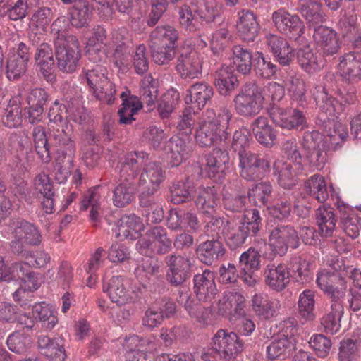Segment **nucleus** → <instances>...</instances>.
<instances>
[{
    "label": "nucleus",
    "instance_id": "obj_56",
    "mask_svg": "<svg viewBox=\"0 0 361 361\" xmlns=\"http://www.w3.org/2000/svg\"><path fill=\"white\" fill-rule=\"evenodd\" d=\"M272 192V185L269 182H261L255 185L247 192V197L256 205H265Z\"/></svg>",
    "mask_w": 361,
    "mask_h": 361
},
{
    "label": "nucleus",
    "instance_id": "obj_35",
    "mask_svg": "<svg viewBox=\"0 0 361 361\" xmlns=\"http://www.w3.org/2000/svg\"><path fill=\"white\" fill-rule=\"evenodd\" d=\"M32 136L35 151L39 159L43 163L49 164L52 157L45 128L42 126H36L32 130Z\"/></svg>",
    "mask_w": 361,
    "mask_h": 361
},
{
    "label": "nucleus",
    "instance_id": "obj_61",
    "mask_svg": "<svg viewBox=\"0 0 361 361\" xmlns=\"http://www.w3.org/2000/svg\"><path fill=\"white\" fill-rule=\"evenodd\" d=\"M254 70L259 77L269 79L274 76L279 68L271 61L269 58L264 57L262 54H259L254 65Z\"/></svg>",
    "mask_w": 361,
    "mask_h": 361
},
{
    "label": "nucleus",
    "instance_id": "obj_21",
    "mask_svg": "<svg viewBox=\"0 0 361 361\" xmlns=\"http://www.w3.org/2000/svg\"><path fill=\"white\" fill-rule=\"evenodd\" d=\"M103 291L108 294L111 302L118 305H123L133 301L132 293L126 288L124 279L121 276H113L108 282H104Z\"/></svg>",
    "mask_w": 361,
    "mask_h": 361
},
{
    "label": "nucleus",
    "instance_id": "obj_1",
    "mask_svg": "<svg viewBox=\"0 0 361 361\" xmlns=\"http://www.w3.org/2000/svg\"><path fill=\"white\" fill-rule=\"evenodd\" d=\"M147 155L143 152H130L119 162L118 184L113 190V203L117 207H124L133 199V192L137 188L136 178L140 165Z\"/></svg>",
    "mask_w": 361,
    "mask_h": 361
},
{
    "label": "nucleus",
    "instance_id": "obj_28",
    "mask_svg": "<svg viewBox=\"0 0 361 361\" xmlns=\"http://www.w3.org/2000/svg\"><path fill=\"white\" fill-rule=\"evenodd\" d=\"M196 252L202 263L212 265L225 255L226 248L220 239L212 238L200 243Z\"/></svg>",
    "mask_w": 361,
    "mask_h": 361
},
{
    "label": "nucleus",
    "instance_id": "obj_8",
    "mask_svg": "<svg viewBox=\"0 0 361 361\" xmlns=\"http://www.w3.org/2000/svg\"><path fill=\"white\" fill-rule=\"evenodd\" d=\"M316 104L319 109L326 115V118H324L325 122L326 120L329 125H332L335 130L334 133H329V136L331 138L332 145H338L343 143L348 137V133L344 130L340 123H336L334 120L329 119V116H334L336 112L337 100L329 95L325 87H317V92L314 93Z\"/></svg>",
    "mask_w": 361,
    "mask_h": 361
},
{
    "label": "nucleus",
    "instance_id": "obj_54",
    "mask_svg": "<svg viewBox=\"0 0 361 361\" xmlns=\"http://www.w3.org/2000/svg\"><path fill=\"white\" fill-rule=\"evenodd\" d=\"M106 39V31L104 27L97 26L94 28L92 35L88 41L89 47L87 51V54L93 62L97 63L102 61V57L99 54V49L95 46L102 44Z\"/></svg>",
    "mask_w": 361,
    "mask_h": 361
},
{
    "label": "nucleus",
    "instance_id": "obj_63",
    "mask_svg": "<svg viewBox=\"0 0 361 361\" xmlns=\"http://www.w3.org/2000/svg\"><path fill=\"white\" fill-rule=\"evenodd\" d=\"M27 63L9 56L6 61V75L10 81L20 79L27 71Z\"/></svg>",
    "mask_w": 361,
    "mask_h": 361
},
{
    "label": "nucleus",
    "instance_id": "obj_5",
    "mask_svg": "<svg viewBox=\"0 0 361 361\" xmlns=\"http://www.w3.org/2000/svg\"><path fill=\"white\" fill-rule=\"evenodd\" d=\"M172 243L166 229L161 226H155L140 237L136 249L140 254L147 257L164 255L171 250Z\"/></svg>",
    "mask_w": 361,
    "mask_h": 361
},
{
    "label": "nucleus",
    "instance_id": "obj_13",
    "mask_svg": "<svg viewBox=\"0 0 361 361\" xmlns=\"http://www.w3.org/2000/svg\"><path fill=\"white\" fill-rule=\"evenodd\" d=\"M168 267L166 279L174 286L182 285L191 275L190 260L180 255L170 254L164 259Z\"/></svg>",
    "mask_w": 361,
    "mask_h": 361
},
{
    "label": "nucleus",
    "instance_id": "obj_42",
    "mask_svg": "<svg viewBox=\"0 0 361 361\" xmlns=\"http://www.w3.org/2000/svg\"><path fill=\"white\" fill-rule=\"evenodd\" d=\"M197 192L195 204L202 212H209V210H213L217 205L219 198L214 186L199 187Z\"/></svg>",
    "mask_w": 361,
    "mask_h": 361
},
{
    "label": "nucleus",
    "instance_id": "obj_6",
    "mask_svg": "<svg viewBox=\"0 0 361 361\" xmlns=\"http://www.w3.org/2000/svg\"><path fill=\"white\" fill-rule=\"evenodd\" d=\"M262 89L256 83L248 82L241 87L233 99L236 113L243 117H253L263 108Z\"/></svg>",
    "mask_w": 361,
    "mask_h": 361
},
{
    "label": "nucleus",
    "instance_id": "obj_59",
    "mask_svg": "<svg viewBox=\"0 0 361 361\" xmlns=\"http://www.w3.org/2000/svg\"><path fill=\"white\" fill-rule=\"evenodd\" d=\"M6 343L9 350L18 354L25 353L32 345L31 338L20 332L11 334Z\"/></svg>",
    "mask_w": 361,
    "mask_h": 361
},
{
    "label": "nucleus",
    "instance_id": "obj_57",
    "mask_svg": "<svg viewBox=\"0 0 361 361\" xmlns=\"http://www.w3.org/2000/svg\"><path fill=\"white\" fill-rule=\"evenodd\" d=\"M196 1L198 4L196 13L202 21L211 23L219 16L220 9L216 0H196Z\"/></svg>",
    "mask_w": 361,
    "mask_h": 361
},
{
    "label": "nucleus",
    "instance_id": "obj_20",
    "mask_svg": "<svg viewBox=\"0 0 361 361\" xmlns=\"http://www.w3.org/2000/svg\"><path fill=\"white\" fill-rule=\"evenodd\" d=\"M194 292L199 301L209 302L217 293L214 273L208 269L194 276Z\"/></svg>",
    "mask_w": 361,
    "mask_h": 361
},
{
    "label": "nucleus",
    "instance_id": "obj_26",
    "mask_svg": "<svg viewBox=\"0 0 361 361\" xmlns=\"http://www.w3.org/2000/svg\"><path fill=\"white\" fill-rule=\"evenodd\" d=\"M290 273L285 264H269L264 269L265 283L272 290L282 291L289 283Z\"/></svg>",
    "mask_w": 361,
    "mask_h": 361
},
{
    "label": "nucleus",
    "instance_id": "obj_40",
    "mask_svg": "<svg viewBox=\"0 0 361 361\" xmlns=\"http://www.w3.org/2000/svg\"><path fill=\"white\" fill-rule=\"evenodd\" d=\"M338 208L341 212L339 226L347 235L356 238L361 227L360 218L345 206L343 208L338 206Z\"/></svg>",
    "mask_w": 361,
    "mask_h": 361
},
{
    "label": "nucleus",
    "instance_id": "obj_64",
    "mask_svg": "<svg viewBox=\"0 0 361 361\" xmlns=\"http://www.w3.org/2000/svg\"><path fill=\"white\" fill-rule=\"evenodd\" d=\"M73 158L71 160L65 155H56L54 170L56 180L60 183H64L70 176V168L73 166Z\"/></svg>",
    "mask_w": 361,
    "mask_h": 361
},
{
    "label": "nucleus",
    "instance_id": "obj_36",
    "mask_svg": "<svg viewBox=\"0 0 361 361\" xmlns=\"http://www.w3.org/2000/svg\"><path fill=\"white\" fill-rule=\"evenodd\" d=\"M315 218L322 235L331 236L337 222L334 208L328 205L320 206L316 211Z\"/></svg>",
    "mask_w": 361,
    "mask_h": 361
},
{
    "label": "nucleus",
    "instance_id": "obj_44",
    "mask_svg": "<svg viewBox=\"0 0 361 361\" xmlns=\"http://www.w3.org/2000/svg\"><path fill=\"white\" fill-rule=\"evenodd\" d=\"M304 190L307 194L314 197L318 202H324L329 197V192L323 176L314 174L304 184Z\"/></svg>",
    "mask_w": 361,
    "mask_h": 361
},
{
    "label": "nucleus",
    "instance_id": "obj_24",
    "mask_svg": "<svg viewBox=\"0 0 361 361\" xmlns=\"http://www.w3.org/2000/svg\"><path fill=\"white\" fill-rule=\"evenodd\" d=\"M186 92L185 103L191 104L193 113L204 108L214 94L213 87L203 82L191 85Z\"/></svg>",
    "mask_w": 361,
    "mask_h": 361
},
{
    "label": "nucleus",
    "instance_id": "obj_22",
    "mask_svg": "<svg viewBox=\"0 0 361 361\" xmlns=\"http://www.w3.org/2000/svg\"><path fill=\"white\" fill-rule=\"evenodd\" d=\"M237 29L240 37L246 42H253L257 37L259 24L257 16L249 9H242L238 12Z\"/></svg>",
    "mask_w": 361,
    "mask_h": 361
},
{
    "label": "nucleus",
    "instance_id": "obj_7",
    "mask_svg": "<svg viewBox=\"0 0 361 361\" xmlns=\"http://www.w3.org/2000/svg\"><path fill=\"white\" fill-rule=\"evenodd\" d=\"M147 157L140 165V171L136 178L137 188L142 194L154 195L166 178V171L157 161H149V154L143 152Z\"/></svg>",
    "mask_w": 361,
    "mask_h": 361
},
{
    "label": "nucleus",
    "instance_id": "obj_30",
    "mask_svg": "<svg viewBox=\"0 0 361 361\" xmlns=\"http://www.w3.org/2000/svg\"><path fill=\"white\" fill-rule=\"evenodd\" d=\"M229 160V155L226 151L214 149L207 157L203 170L209 178H216L219 174L224 172Z\"/></svg>",
    "mask_w": 361,
    "mask_h": 361
},
{
    "label": "nucleus",
    "instance_id": "obj_11",
    "mask_svg": "<svg viewBox=\"0 0 361 361\" xmlns=\"http://www.w3.org/2000/svg\"><path fill=\"white\" fill-rule=\"evenodd\" d=\"M271 20L280 33L295 41L302 40L301 36L304 34L305 27L298 15L291 14L281 8L273 12Z\"/></svg>",
    "mask_w": 361,
    "mask_h": 361
},
{
    "label": "nucleus",
    "instance_id": "obj_25",
    "mask_svg": "<svg viewBox=\"0 0 361 361\" xmlns=\"http://www.w3.org/2000/svg\"><path fill=\"white\" fill-rule=\"evenodd\" d=\"M64 343L65 341L61 337L51 338L42 334L37 338L41 354L54 361H64L66 358Z\"/></svg>",
    "mask_w": 361,
    "mask_h": 361
},
{
    "label": "nucleus",
    "instance_id": "obj_38",
    "mask_svg": "<svg viewBox=\"0 0 361 361\" xmlns=\"http://www.w3.org/2000/svg\"><path fill=\"white\" fill-rule=\"evenodd\" d=\"M293 192H284L279 197L278 202L269 208V215L277 221L288 218L292 210V203L295 201Z\"/></svg>",
    "mask_w": 361,
    "mask_h": 361
},
{
    "label": "nucleus",
    "instance_id": "obj_39",
    "mask_svg": "<svg viewBox=\"0 0 361 361\" xmlns=\"http://www.w3.org/2000/svg\"><path fill=\"white\" fill-rule=\"evenodd\" d=\"M143 228V224L139 217L134 214L122 216L117 225L116 236L118 238H133L135 234Z\"/></svg>",
    "mask_w": 361,
    "mask_h": 361
},
{
    "label": "nucleus",
    "instance_id": "obj_53",
    "mask_svg": "<svg viewBox=\"0 0 361 361\" xmlns=\"http://www.w3.org/2000/svg\"><path fill=\"white\" fill-rule=\"evenodd\" d=\"M262 220L258 209L255 208L249 209L244 211L243 216L239 224L243 226L251 236H255L261 230Z\"/></svg>",
    "mask_w": 361,
    "mask_h": 361
},
{
    "label": "nucleus",
    "instance_id": "obj_32",
    "mask_svg": "<svg viewBox=\"0 0 361 361\" xmlns=\"http://www.w3.org/2000/svg\"><path fill=\"white\" fill-rule=\"evenodd\" d=\"M293 348L292 338L285 335H281L267 346V357L269 360H285L290 355Z\"/></svg>",
    "mask_w": 361,
    "mask_h": 361
},
{
    "label": "nucleus",
    "instance_id": "obj_29",
    "mask_svg": "<svg viewBox=\"0 0 361 361\" xmlns=\"http://www.w3.org/2000/svg\"><path fill=\"white\" fill-rule=\"evenodd\" d=\"M192 145L190 136H174L169 140L167 147L171 154L173 166H178L188 158L192 152Z\"/></svg>",
    "mask_w": 361,
    "mask_h": 361
},
{
    "label": "nucleus",
    "instance_id": "obj_15",
    "mask_svg": "<svg viewBox=\"0 0 361 361\" xmlns=\"http://www.w3.org/2000/svg\"><path fill=\"white\" fill-rule=\"evenodd\" d=\"M212 341L228 361L243 350V343L239 336L233 331L219 329L214 335Z\"/></svg>",
    "mask_w": 361,
    "mask_h": 361
},
{
    "label": "nucleus",
    "instance_id": "obj_34",
    "mask_svg": "<svg viewBox=\"0 0 361 361\" xmlns=\"http://www.w3.org/2000/svg\"><path fill=\"white\" fill-rule=\"evenodd\" d=\"M256 140L262 145L271 147L276 142V134L266 117H257L252 125Z\"/></svg>",
    "mask_w": 361,
    "mask_h": 361
},
{
    "label": "nucleus",
    "instance_id": "obj_46",
    "mask_svg": "<svg viewBox=\"0 0 361 361\" xmlns=\"http://www.w3.org/2000/svg\"><path fill=\"white\" fill-rule=\"evenodd\" d=\"M74 3L75 4L71 14V23L76 27H82L90 20L92 13V8L86 0H77Z\"/></svg>",
    "mask_w": 361,
    "mask_h": 361
},
{
    "label": "nucleus",
    "instance_id": "obj_33",
    "mask_svg": "<svg viewBox=\"0 0 361 361\" xmlns=\"http://www.w3.org/2000/svg\"><path fill=\"white\" fill-rule=\"evenodd\" d=\"M179 37L178 31L170 25L157 26L150 34L152 44L175 49Z\"/></svg>",
    "mask_w": 361,
    "mask_h": 361
},
{
    "label": "nucleus",
    "instance_id": "obj_16",
    "mask_svg": "<svg viewBox=\"0 0 361 361\" xmlns=\"http://www.w3.org/2000/svg\"><path fill=\"white\" fill-rule=\"evenodd\" d=\"M49 135L54 145L59 147L56 155H65L69 160L75 157V144L72 138V131L68 129V124L51 126Z\"/></svg>",
    "mask_w": 361,
    "mask_h": 361
},
{
    "label": "nucleus",
    "instance_id": "obj_23",
    "mask_svg": "<svg viewBox=\"0 0 361 361\" xmlns=\"http://www.w3.org/2000/svg\"><path fill=\"white\" fill-rule=\"evenodd\" d=\"M246 300L237 291H225L218 302V310L222 315H243Z\"/></svg>",
    "mask_w": 361,
    "mask_h": 361
},
{
    "label": "nucleus",
    "instance_id": "obj_58",
    "mask_svg": "<svg viewBox=\"0 0 361 361\" xmlns=\"http://www.w3.org/2000/svg\"><path fill=\"white\" fill-rule=\"evenodd\" d=\"M291 99L296 102L299 106H303L306 101V87L302 79L291 76L286 83Z\"/></svg>",
    "mask_w": 361,
    "mask_h": 361
},
{
    "label": "nucleus",
    "instance_id": "obj_17",
    "mask_svg": "<svg viewBox=\"0 0 361 361\" xmlns=\"http://www.w3.org/2000/svg\"><path fill=\"white\" fill-rule=\"evenodd\" d=\"M250 302L252 312L261 320L272 319L279 314L280 301L266 293L255 294Z\"/></svg>",
    "mask_w": 361,
    "mask_h": 361
},
{
    "label": "nucleus",
    "instance_id": "obj_14",
    "mask_svg": "<svg viewBox=\"0 0 361 361\" xmlns=\"http://www.w3.org/2000/svg\"><path fill=\"white\" fill-rule=\"evenodd\" d=\"M269 114L277 126L288 130L302 127L306 123L303 112L297 109H284L274 105L269 107Z\"/></svg>",
    "mask_w": 361,
    "mask_h": 361
},
{
    "label": "nucleus",
    "instance_id": "obj_62",
    "mask_svg": "<svg viewBox=\"0 0 361 361\" xmlns=\"http://www.w3.org/2000/svg\"><path fill=\"white\" fill-rule=\"evenodd\" d=\"M84 78L86 80L88 86L93 90L99 88L101 85L109 79L107 71L104 67L96 65L93 68L85 71Z\"/></svg>",
    "mask_w": 361,
    "mask_h": 361
},
{
    "label": "nucleus",
    "instance_id": "obj_2",
    "mask_svg": "<svg viewBox=\"0 0 361 361\" xmlns=\"http://www.w3.org/2000/svg\"><path fill=\"white\" fill-rule=\"evenodd\" d=\"M231 118V111L226 107L221 108L217 115L212 109L207 110L205 118L196 130L197 143L204 147L216 145L221 141H228L230 133L227 132V128Z\"/></svg>",
    "mask_w": 361,
    "mask_h": 361
},
{
    "label": "nucleus",
    "instance_id": "obj_31",
    "mask_svg": "<svg viewBox=\"0 0 361 361\" xmlns=\"http://www.w3.org/2000/svg\"><path fill=\"white\" fill-rule=\"evenodd\" d=\"M13 225V236L20 238L26 245L35 246L41 243V233L35 225L25 220H17Z\"/></svg>",
    "mask_w": 361,
    "mask_h": 361
},
{
    "label": "nucleus",
    "instance_id": "obj_10",
    "mask_svg": "<svg viewBox=\"0 0 361 361\" xmlns=\"http://www.w3.org/2000/svg\"><path fill=\"white\" fill-rule=\"evenodd\" d=\"M55 56L59 70L63 73L71 74L76 71L81 58L80 44L76 37H71L68 43L59 42L54 46Z\"/></svg>",
    "mask_w": 361,
    "mask_h": 361
},
{
    "label": "nucleus",
    "instance_id": "obj_55",
    "mask_svg": "<svg viewBox=\"0 0 361 361\" xmlns=\"http://www.w3.org/2000/svg\"><path fill=\"white\" fill-rule=\"evenodd\" d=\"M100 5L98 10L103 12L106 16H110L113 13V6L122 13L129 15L133 6V0H95Z\"/></svg>",
    "mask_w": 361,
    "mask_h": 361
},
{
    "label": "nucleus",
    "instance_id": "obj_45",
    "mask_svg": "<svg viewBox=\"0 0 361 361\" xmlns=\"http://www.w3.org/2000/svg\"><path fill=\"white\" fill-rule=\"evenodd\" d=\"M314 292L310 289L302 291L298 302V313L305 322L313 321L316 316L314 314Z\"/></svg>",
    "mask_w": 361,
    "mask_h": 361
},
{
    "label": "nucleus",
    "instance_id": "obj_51",
    "mask_svg": "<svg viewBox=\"0 0 361 361\" xmlns=\"http://www.w3.org/2000/svg\"><path fill=\"white\" fill-rule=\"evenodd\" d=\"M160 267L158 259L151 256L141 260L135 269V274L140 281H146L159 272Z\"/></svg>",
    "mask_w": 361,
    "mask_h": 361
},
{
    "label": "nucleus",
    "instance_id": "obj_4",
    "mask_svg": "<svg viewBox=\"0 0 361 361\" xmlns=\"http://www.w3.org/2000/svg\"><path fill=\"white\" fill-rule=\"evenodd\" d=\"M267 231L271 250L280 256L286 254L289 247L297 249L300 245L298 233L291 224L271 220L267 224Z\"/></svg>",
    "mask_w": 361,
    "mask_h": 361
},
{
    "label": "nucleus",
    "instance_id": "obj_47",
    "mask_svg": "<svg viewBox=\"0 0 361 361\" xmlns=\"http://www.w3.org/2000/svg\"><path fill=\"white\" fill-rule=\"evenodd\" d=\"M233 63L235 70L243 75L250 73L252 68L251 52L240 45H235L232 49Z\"/></svg>",
    "mask_w": 361,
    "mask_h": 361
},
{
    "label": "nucleus",
    "instance_id": "obj_43",
    "mask_svg": "<svg viewBox=\"0 0 361 361\" xmlns=\"http://www.w3.org/2000/svg\"><path fill=\"white\" fill-rule=\"evenodd\" d=\"M273 168L274 175L277 176L278 183L282 188L290 190L296 185L297 180L289 163L283 159H277Z\"/></svg>",
    "mask_w": 361,
    "mask_h": 361
},
{
    "label": "nucleus",
    "instance_id": "obj_37",
    "mask_svg": "<svg viewBox=\"0 0 361 361\" xmlns=\"http://www.w3.org/2000/svg\"><path fill=\"white\" fill-rule=\"evenodd\" d=\"M214 85L220 94L227 96L238 85V80L232 70L222 66L215 73Z\"/></svg>",
    "mask_w": 361,
    "mask_h": 361
},
{
    "label": "nucleus",
    "instance_id": "obj_18",
    "mask_svg": "<svg viewBox=\"0 0 361 361\" xmlns=\"http://www.w3.org/2000/svg\"><path fill=\"white\" fill-rule=\"evenodd\" d=\"M338 72L343 80L357 82L361 80V54L350 51L339 58Z\"/></svg>",
    "mask_w": 361,
    "mask_h": 361
},
{
    "label": "nucleus",
    "instance_id": "obj_3",
    "mask_svg": "<svg viewBox=\"0 0 361 361\" xmlns=\"http://www.w3.org/2000/svg\"><path fill=\"white\" fill-rule=\"evenodd\" d=\"M158 95L157 82L152 75L145 76L140 82V99L131 96L128 90L121 94L123 100L121 108L118 111L121 124H131L135 120L134 115L142 109V103L147 106V111L153 109Z\"/></svg>",
    "mask_w": 361,
    "mask_h": 361
},
{
    "label": "nucleus",
    "instance_id": "obj_49",
    "mask_svg": "<svg viewBox=\"0 0 361 361\" xmlns=\"http://www.w3.org/2000/svg\"><path fill=\"white\" fill-rule=\"evenodd\" d=\"M32 314L35 319L39 320L42 326L47 329H52L58 322V318L54 311L47 305L35 303L32 306Z\"/></svg>",
    "mask_w": 361,
    "mask_h": 361
},
{
    "label": "nucleus",
    "instance_id": "obj_48",
    "mask_svg": "<svg viewBox=\"0 0 361 361\" xmlns=\"http://www.w3.org/2000/svg\"><path fill=\"white\" fill-rule=\"evenodd\" d=\"M297 58L301 68L307 73H314L320 71L322 68L318 62L317 54L314 53L310 47L299 49L297 52Z\"/></svg>",
    "mask_w": 361,
    "mask_h": 361
},
{
    "label": "nucleus",
    "instance_id": "obj_9",
    "mask_svg": "<svg viewBox=\"0 0 361 361\" xmlns=\"http://www.w3.org/2000/svg\"><path fill=\"white\" fill-rule=\"evenodd\" d=\"M240 174L247 180L263 178L270 171L271 161L266 156L261 157L250 151L243 150L238 152Z\"/></svg>",
    "mask_w": 361,
    "mask_h": 361
},
{
    "label": "nucleus",
    "instance_id": "obj_19",
    "mask_svg": "<svg viewBox=\"0 0 361 361\" xmlns=\"http://www.w3.org/2000/svg\"><path fill=\"white\" fill-rule=\"evenodd\" d=\"M314 29V39L321 48L323 56H331L336 54L341 49V42L336 32L332 28L322 25Z\"/></svg>",
    "mask_w": 361,
    "mask_h": 361
},
{
    "label": "nucleus",
    "instance_id": "obj_27",
    "mask_svg": "<svg viewBox=\"0 0 361 361\" xmlns=\"http://www.w3.org/2000/svg\"><path fill=\"white\" fill-rule=\"evenodd\" d=\"M166 226L171 231H181L189 228L191 231H196L200 224L195 214L173 209L169 212Z\"/></svg>",
    "mask_w": 361,
    "mask_h": 361
},
{
    "label": "nucleus",
    "instance_id": "obj_41",
    "mask_svg": "<svg viewBox=\"0 0 361 361\" xmlns=\"http://www.w3.org/2000/svg\"><path fill=\"white\" fill-rule=\"evenodd\" d=\"M194 183L189 178L173 183L170 188L171 201L175 204L190 200L195 192Z\"/></svg>",
    "mask_w": 361,
    "mask_h": 361
},
{
    "label": "nucleus",
    "instance_id": "obj_52",
    "mask_svg": "<svg viewBox=\"0 0 361 361\" xmlns=\"http://www.w3.org/2000/svg\"><path fill=\"white\" fill-rule=\"evenodd\" d=\"M230 221L228 219L217 216H211L204 226L205 234L212 238L221 239L224 237L226 230L230 229Z\"/></svg>",
    "mask_w": 361,
    "mask_h": 361
},
{
    "label": "nucleus",
    "instance_id": "obj_50",
    "mask_svg": "<svg viewBox=\"0 0 361 361\" xmlns=\"http://www.w3.org/2000/svg\"><path fill=\"white\" fill-rule=\"evenodd\" d=\"M180 99L179 93L174 89L169 90L160 99L157 111L161 118H166L173 111Z\"/></svg>",
    "mask_w": 361,
    "mask_h": 361
},
{
    "label": "nucleus",
    "instance_id": "obj_60",
    "mask_svg": "<svg viewBox=\"0 0 361 361\" xmlns=\"http://www.w3.org/2000/svg\"><path fill=\"white\" fill-rule=\"evenodd\" d=\"M179 23L183 29L190 32L199 30L202 25L188 5H183L179 9Z\"/></svg>",
    "mask_w": 361,
    "mask_h": 361
},
{
    "label": "nucleus",
    "instance_id": "obj_12",
    "mask_svg": "<svg viewBox=\"0 0 361 361\" xmlns=\"http://www.w3.org/2000/svg\"><path fill=\"white\" fill-rule=\"evenodd\" d=\"M202 61L195 50L180 49L176 56V70L183 80L198 78L202 74Z\"/></svg>",
    "mask_w": 361,
    "mask_h": 361
}]
</instances>
